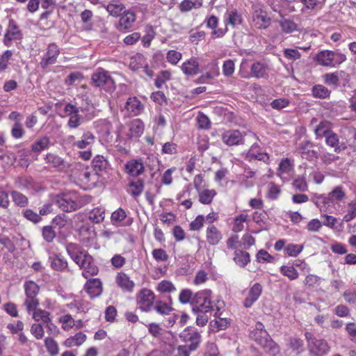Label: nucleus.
Instances as JSON below:
<instances>
[{"mask_svg":"<svg viewBox=\"0 0 356 356\" xmlns=\"http://www.w3.org/2000/svg\"><path fill=\"white\" fill-rule=\"evenodd\" d=\"M105 218V209L103 207H96L89 213V219L94 223L102 222Z\"/></svg>","mask_w":356,"mask_h":356,"instance_id":"de8ad7c7","label":"nucleus"},{"mask_svg":"<svg viewBox=\"0 0 356 356\" xmlns=\"http://www.w3.org/2000/svg\"><path fill=\"white\" fill-rule=\"evenodd\" d=\"M199 63L195 58H191L184 62L181 65L182 72L188 76H193L199 72Z\"/></svg>","mask_w":356,"mask_h":356,"instance_id":"72a5a7b5","label":"nucleus"},{"mask_svg":"<svg viewBox=\"0 0 356 356\" xmlns=\"http://www.w3.org/2000/svg\"><path fill=\"white\" fill-rule=\"evenodd\" d=\"M207 241L211 245L218 244L222 239L221 232L213 225H210L207 229Z\"/></svg>","mask_w":356,"mask_h":356,"instance_id":"2f4dec72","label":"nucleus"},{"mask_svg":"<svg viewBox=\"0 0 356 356\" xmlns=\"http://www.w3.org/2000/svg\"><path fill=\"white\" fill-rule=\"evenodd\" d=\"M111 222L117 227H125L131 224L132 220L128 218L125 211L122 208H118L113 211L111 217Z\"/></svg>","mask_w":356,"mask_h":356,"instance_id":"aec40b11","label":"nucleus"},{"mask_svg":"<svg viewBox=\"0 0 356 356\" xmlns=\"http://www.w3.org/2000/svg\"><path fill=\"white\" fill-rule=\"evenodd\" d=\"M12 200L15 205L19 207H26L29 204L28 197L22 193L13 191L10 193Z\"/></svg>","mask_w":356,"mask_h":356,"instance_id":"49530a36","label":"nucleus"},{"mask_svg":"<svg viewBox=\"0 0 356 356\" xmlns=\"http://www.w3.org/2000/svg\"><path fill=\"white\" fill-rule=\"evenodd\" d=\"M146 63L143 55L138 54L131 58L129 67L133 71L142 68Z\"/></svg>","mask_w":356,"mask_h":356,"instance_id":"3c124183","label":"nucleus"},{"mask_svg":"<svg viewBox=\"0 0 356 356\" xmlns=\"http://www.w3.org/2000/svg\"><path fill=\"white\" fill-rule=\"evenodd\" d=\"M346 56L339 51L321 50L316 54L314 60L320 65L337 67L346 60Z\"/></svg>","mask_w":356,"mask_h":356,"instance_id":"7ed1b4c3","label":"nucleus"},{"mask_svg":"<svg viewBox=\"0 0 356 356\" xmlns=\"http://www.w3.org/2000/svg\"><path fill=\"white\" fill-rule=\"evenodd\" d=\"M198 194L199 201L203 204H209L212 202L213 197L216 195V192L215 190L205 189L203 191H198Z\"/></svg>","mask_w":356,"mask_h":356,"instance_id":"8fccbe9b","label":"nucleus"},{"mask_svg":"<svg viewBox=\"0 0 356 356\" xmlns=\"http://www.w3.org/2000/svg\"><path fill=\"white\" fill-rule=\"evenodd\" d=\"M269 70L270 68L267 63L256 61L250 66V78L267 79Z\"/></svg>","mask_w":356,"mask_h":356,"instance_id":"a211bd4d","label":"nucleus"},{"mask_svg":"<svg viewBox=\"0 0 356 356\" xmlns=\"http://www.w3.org/2000/svg\"><path fill=\"white\" fill-rule=\"evenodd\" d=\"M22 214L25 219L35 224H37L42 220L41 216L30 209H24L22 211Z\"/></svg>","mask_w":356,"mask_h":356,"instance_id":"4d7b16f0","label":"nucleus"},{"mask_svg":"<svg viewBox=\"0 0 356 356\" xmlns=\"http://www.w3.org/2000/svg\"><path fill=\"white\" fill-rule=\"evenodd\" d=\"M90 197L81 196L75 191L63 193L56 197V204L60 209L65 212H72L78 210L89 203Z\"/></svg>","mask_w":356,"mask_h":356,"instance_id":"f03ea898","label":"nucleus"},{"mask_svg":"<svg viewBox=\"0 0 356 356\" xmlns=\"http://www.w3.org/2000/svg\"><path fill=\"white\" fill-rule=\"evenodd\" d=\"M207 26L213 29L211 35L214 38H222L227 31V28L216 29L218 24V18L215 15H211L207 18Z\"/></svg>","mask_w":356,"mask_h":356,"instance_id":"cd10ccee","label":"nucleus"},{"mask_svg":"<svg viewBox=\"0 0 356 356\" xmlns=\"http://www.w3.org/2000/svg\"><path fill=\"white\" fill-rule=\"evenodd\" d=\"M155 300L154 293L148 289H142L137 294L136 301L139 308L143 312H148L153 307Z\"/></svg>","mask_w":356,"mask_h":356,"instance_id":"1a4fd4ad","label":"nucleus"},{"mask_svg":"<svg viewBox=\"0 0 356 356\" xmlns=\"http://www.w3.org/2000/svg\"><path fill=\"white\" fill-rule=\"evenodd\" d=\"M312 201L321 211H326L332 204L328 196L324 194H314L312 197Z\"/></svg>","mask_w":356,"mask_h":356,"instance_id":"473e14b6","label":"nucleus"},{"mask_svg":"<svg viewBox=\"0 0 356 356\" xmlns=\"http://www.w3.org/2000/svg\"><path fill=\"white\" fill-rule=\"evenodd\" d=\"M248 216L241 213L234 218L232 231L234 232H240L244 228V222H247Z\"/></svg>","mask_w":356,"mask_h":356,"instance_id":"864d4df0","label":"nucleus"},{"mask_svg":"<svg viewBox=\"0 0 356 356\" xmlns=\"http://www.w3.org/2000/svg\"><path fill=\"white\" fill-rule=\"evenodd\" d=\"M156 289L161 293H171L176 291L175 285L168 280H163L159 282Z\"/></svg>","mask_w":356,"mask_h":356,"instance_id":"0e129e2a","label":"nucleus"},{"mask_svg":"<svg viewBox=\"0 0 356 356\" xmlns=\"http://www.w3.org/2000/svg\"><path fill=\"white\" fill-rule=\"evenodd\" d=\"M23 288L26 296L24 305L26 310L31 311L35 309V307H38L39 300L37 296L40 291L39 285L33 280H26L24 283Z\"/></svg>","mask_w":356,"mask_h":356,"instance_id":"423d86ee","label":"nucleus"},{"mask_svg":"<svg viewBox=\"0 0 356 356\" xmlns=\"http://www.w3.org/2000/svg\"><path fill=\"white\" fill-rule=\"evenodd\" d=\"M136 19V15L134 10H126L121 15L117 29L119 31L126 33L133 26Z\"/></svg>","mask_w":356,"mask_h":356,"instance_id":"9b49d317","label":"nucleus"},{"mask_svg":"<svg viewBox=\"0 0 356 356\" xmlns=\"http://www.w3.org/2000/svg\"><path fill=\"white\" fill-rule=\"evenodd\" d=\"M261 346L266 353L273 356H275L280 353L279 346L270 338V337L264 341Z\"/></svg>","mask_w":356,"mask_h":356,"instance_id":"c03bdc74","label":"nucleus"},{"mask_svg":"<svg viewBox=\"0 0 356 356\" xmlns=\"http://www.w3.org/2000/svg\"><path fill=\"white\" fill-rule=\"evenodd\" d=\"M51 145L50 138L47 136L38 137L31 145L30 151L36 155L47 149Z\"/></svg>","mask_w":356,"mask_h":356,"instance_id":"393cba45","label":"nucleus"},{"mask_svg":"<svg viewBox=\"0 0 356 356\" xmlns=\"http://www.w3.org/2000/svg\"><path fill=\"white\" fill-rule=\"evenodd\" d=\"M233 259L238 266L243 268L250 261L249 253L241 250H235Z\"/></svg>","mask_w":356,"mask_h":356,"instance_id":"a19ab883","label":"nucleus"},{"mask_svg":"<svg viewBox=\"0 0 356 356\" xmlns=\"http://www.w3.org/2000/svg\"><path fill=\"white\" fill-rule=\"evenodd\" d=\"M312 94L315 98L327 99L330 97L331 91L323 85L316 84L312 87Z\"/></svg>","mask_w":356,"mask_h":356,"instance_id":"79ce46f5","label":"nucleus"},{"mask_svg":"<svg viewBox=\"0 0 356 356\" xmlns=\"http://www.w3.org/2000/svg\"><path fill=\"white\" fill-rule=\"evenodd\" d=\"M95 123L97 132L102 137L107 138L111 134L112 124L107 120H99Z\"/></svg>","mask_w":356,"mask_h":356,"instance_id":"e433bc0d","label":"nucleus"},{"mask_svg":"<svg viewBox=\"0 0 356 356\" xmlns=\"http://www.w3.org/2000/svg\"><path fill=\"white\" fill-rule=\"evenodd\" d=\"M314 144L309 140H305L300 143L298 152L303 159L312 161L318 158V153L314 149Z\"/></svg>","mask_w":356,"mask_h":356,"instance_id":"ddd939ff","label":"nucleus"},{"mask_svg":"<svg viewBox=\"0 0 356 356\" xmlns=\"http://www.w3.org/2000/svg\"><path fill=\"white\" fill-rule=\"evenodd\" d=\"M325 138V144L333 148L334 152L335 153H340L342 150H344L346 148V146L344 143L340 144L339 142V138L338 135L332 131V133H330L329 135H327Z\"/></svg>","mask_w":356,"mask_h":356,"instance_id":"bb28decb","label":"nucleus"},{"mask_svg":"<svg viewBox=\"0 0 356 356\" xmlns=\"http://www.w3.org/2000/svg\"><path fill=\"white\" fill-rule=\"evenodd\" d=\"M224 22L226 26L230 25L234 27L240 25L243 22L242 14L235 8L227 10L225 14Z\"/></svg>","mask_w":356,"mask_h":356,"instance_id":"b1692460","label":"nucleus"},{"mask_svg":"<svg viewBox=\"0 0 356 356\" xmlns=\"http://www.w3.org/2000/svg\"><path fill=\"white\" fill-rule=\"evenodd\" d=\"M144 189V182L141 179H137L135 181H131L129 184V188L128 190L129 193H130L134 197L139 196Z\"/></svg>","mask_w":356,"mask_h":356,"instance_id":"09e8293b","label":"nucleus"},{"mask_svg":"<svg viewBox=\"0 0 356 356\" xmlns=\"http://www.w3.org/2000/svg\"><path fill=\"white\" fill-rule=\"evenodd\" d=\"M115 282L124 292L131 293L134 291L135 283L130 279L128 275L123 272H120L117 274Z\"/></svg>","mask_w":356,"mask_h":356,"instance_id":"5701e85b","label":"nucleus"},{"mask_svg":"<svg viewBox=\"0 0 356 356\" xmlns=\"http://www.w3.org/2000/svg\"><path fill=\"white\" fill-rule=\"evenodd\" d=\"M22 38V33L14 20H10L6 32L3 37V44L10 47L13 40H19Z\"/></svg>","mask_w":356,"mask_h":356,"instance_id":"f8f14e48","label":"nucleus"},{"mask_svg":"<svg viewBox=\"0 0 356 356\" xmlns=\"http://www.w3.org/2000/svg\"><path fill=\"white\" fill-rule=\"evenodd\" d=\"M84 289L91 298L98 297L102 292V283L98 278L88 280Z\"/></svg>","mask_w":356,"mask_h":356,"instance_id":"4be33fe9","label":"nucleus"},{"mask_svg":"<svg viewBox=\"0 0 356 356\" xmlns=\"http://www.w3.org/2000/svg\"><path fill=\"white\" fill-rule=\"evenodd\" d=\"M144 131V124L139 119H135L129 124V131L127 136L129 138H138Z\"/></svg>","mask_w":356,"mask_h":356,"instance_id":"a878e982","label":"nucleus"},{"mask_svg":"<svg viewBox=\"0 0 356 356\" xmlns=\"http://www.w3.org/2000/svg\"><path fill=\"white\" fill-rule=\"evenodd\" d=\"M293 186L297 191L300 192H305L308 190V184L305 176L296 177L293 182Z\"/></svg>","mask_w":356,"mask_h":356,"instance_id":"e2e57ef3","label":"nucleus"},{"mask_svg":"<svg viewBox=\"0 0 356 356\" xmlns=\"http://www.w3.org/2000/svg\"><path fill=\"white\" fill-rule=\"evenodd\" d=\"M170 76L171 74L168 71H161L155 79V86L157 88H161L167 81L170 79Z\"/></svg>","mask_w":356,"mask_h":356,"instance_id":"774afa93","label":"nucleus"},{"mask_svg":"<svg viewBox=\"0 0 356 356\" xmlns=\"http://www.w3.org/2000/svg\"><path fill=\"white\" fill-rule=\"evenodd\" d=\"M93 171H95L99 175L100 172H106L108 168V162L106 159L102 155L95 156L92 161Z\"/></svg>","mask_w":356,"mask_h":356,"instance_id":"f704fd0d","label":"nucleus"},{"mask_svg":"<svg viewBox=\"0 0 356 356\" xmlns=\"http://www.w3.org/2000/svg\"><path fill=\"white\" fill-rule=\"evenodd\" d=\"M44 346L46 347L47 352L51 356H55L58 353V345L54 339L51 337H47L44 339Z\"/></svg>","mask_w":356,"mask_h":356,"instance_id":"6e6d98bb","label":"nucleus"},{"mask_svg":"<svg viewBox=\"0 0 356 356\" xmlns=\"http://www.w3.org/2000/svg\"><path fill=\"white\" fill-rule=\"evenodd\" d=\"M327 196L331 204L339 203L343 201L346 195L345 191L341 186H335L328 194Z\"/></svg>","mask_w":356,"mask_h":356,"instance_id":"4c0bfd02","label":"nucleus"},{"mask_svg":"<svg viewBox=\"0 0 356 356\" xmlns=\"http://www.w3.org/2000/svg\"><path fill=\"white\" fill-rule=\"evenodd\" d=\"M86 120L84 117L79 114V113H76V114L69 117V120L67 122V126L70 129H76L78 128Z\"/></svg>","mask_w":356,"mask_h":356,"instance_id":"13d9d810","label":"nucleus"},{"mask_svg":"<svg viewBox=\"0 0 356 356\" xmlns=\"http://www.w3.org/2000/svg\"><path fill=\"white\" fill-rule=\"evenodd\" d=\"M28 312L33 313L32 317L36 322L41 321L42 323L45 324L47 323H50L51 320L50 318V313L40 308L35 307V309L28 311Z\"/></svg>","mask_w":356,"mask_h":356,"instance_id":"58836bf2","label":"nucleus"},{"mask_svg":"<svg viewBox=\"0 0 356 356\" xmlns=\"http://www.w3.org/2000/svg\"><path fill=\"white\" fill-rule=\"evenodd\" d=\"M203 0H195L192 1L191 0H183L179 6V10L182 13H186L191 10L193 8H200L202 6Z\"/></svg>","mask_w":356,"mask_h":356,"instance_id":"37998d69","label":"nucleus"},{"mask_svg":"<svg viewBox=\"0 0 356 356\" xmlns=\"http://www.w3.org/2000/svg\"><path fill=\"white\" fill-rule=\"evenodd\" d=\"M303 248V245L290 243L285 247L284 250L289 257H295L302 251Z\"/></svg>","mask_w":356,"mask_h":356,"instance_id":"052dcab7","label":"nucleus"},{"mask_svg":"<svg viewBox=\"0 0 356 356\" xmlns=\"http://www.w3.org/2000/svg\"><path fill=\"white\" fill-rule=\"evenodd\" d=\"M154 309L158 314L161 315H168L172 310V308L169 305L162 301H158Z\"/></svg>","mask_w":356,"mask_h":356,"instance_id":"338daca9","label":"nucleus"},{"mask_svg":"<svg viewBox=\"0 0 356 356\" xmlns=\"http://www.w3.org/2000/svg\"><path fill=\"white\" fill-rule=\"evenodd\" d=\"M125 172L130 176L138 177L144 172L145 167L141 159H131L124 165Z\"/></svg>","mask_w":356,"mask_h":356,"instance_id":"6ab92c4d","label":"nucleus"},{"mask_svg":"<svg viewBox=\"0 0 356 356\" xmlns=\"http://www.w3.org/2000/svg\"><path fill=\"white\" fill-rule=\"evenodd\" d=\"M125 108L134 115H138L143 111L144 107L136 97H131L127 100Z\"/></svg>","mask_w":356,"mask_h":356,"instance_id":"c756f323","label":"nucleus"},{"mask_svg":"<svg viewBox=\"0 0 356 356\" xmlns=\"http://www.w3.org/2000/svg\"><path fill=\"white\" fill-rule=\"evenodd\" d=\"M44 161L50 167L60 172H67L70 168V164L56 154H47L44 157Z\"/></svg>","mask_w":356,"mask_h":356,"instance_id":"4468645a","label":"nucleus"},{"mask_svg":"<svg viewBox=\"0 0 356 356\" xmlns=\"http://www.w3.org/2000/svg\"><path fill=\"white\" fill-rule=\"evenodd\" d=\"M356 218V200H352L347 204V212L343 216L342 221L350 222Z\"/></svg>","mask_w":356,"mask_h":356,"instance_id":"603ef678","label":"nucleus"},{"mask_svg":"<svg viewBox=\"0 0 356 356\" xmlns=\"http://www.w3.org/2000/svg\"><path fill=\"white\" fill-rule=\"evenodd\" d=\"M253 22L255 26L260 29H266L270 23V18L268 17L266 11L256 7L253 13Z\"/></svg>","mask_w":356,"mask_h":356,"instance_id":"dca6fc26","label":"nucleus"},{"mask_svg":"<svg viewBox=\"0 0 356 356\" xmlns=\"http://www.w3.org/2000/svg\"><path fill=\"white\" fill-rule=\"evenodd\" d=\"M59 54V47L55 43H50L40 62L41 68L46 70L49 66L55 64Z\"/></svg>","mask_w":356,"mask_h":356,"instance_id":"9d476101","label":"nucleus"},{"mask_svg":"<svg viewBox=\"0 0 356 356\" xmlns=\"http://www.w3.org/2000/svg\"><path fill=\"white\" fill-rule=\"evenodd\" d=\"M110 15L118 17L121 16L125 10V6L123 3H111L104 6Z\"/></svg>","mask_w":356,"mask_h":356,"instance_id":"a18cd8bd","label":"nucleus"},{"mask_svg":"<svg viewBox=\"0 0 356 356\" xmlns=\"http://www.w3.org/2000/svg\"><path fill=\"white\" fill-rule=\"evenodd\" d=\"M92 85L97 88H101L108 92H113L115 89V83L108 71L102 68L98 69L92 74Z\"/></svg>","mask_w":356,"mask_h":356,"instance_id":"39448f33","label":"nucleus"},{"mask_svg":"<svg viewBox=\"0 0 356 356\" xmlns=\"http://www.w3.org/2000/svg\"><path fill=\"white\" fill-rule=\"evenodd\" d=\"M305 337L308 342L310 352L315 356H323L330 350L327 342L325 339H318L309 332L305 333Z\"/></svg>","mask_w":356,"mask_h":356,"instance_id":"0eeeda50","label":"nucleus"},{"mask_svg":"<svg viewBox=\"0 0 356 356\" xmlns=\"http://www.w3.org/2000/svg\"><path fill=\"white\" fill-rule=\"evenodd\" d=\"M280 272L291 280H296L298 277V273L293 266H282L280 268Z\"/></svg>","mask_w":356,"mask_h":356,"instance_id":"680f3d73","label":"nucleus"},{"mask_svg":"<svg viewBox=\"0 0 356 356\" xmlns=\"http://www.w3.org/2000/svg\"><path fill=\"white\" fill-rule=\"evenodd\" d=\"M212 291L210 289H204L197 291L192 302V312L197 313H211L213 310L211 302Z\"/></svg>","mask_w":356,"mask_h":356,"instance_id":"20e7f679","label":"nucleus"},{"mask_svg":"<svg viewBox=\"0 0 356 356\" xmlns=\"http://www.w3.org/2000/svg\"><path fill=\"white\" fill-rule=\"evenodd\" d=\"M30 332L36 339H42L44 336V330L42 323H33Z\"/></svg>","mask_w":356,"mask_h":356,"instance_id":"bf43d9fd","label":"nucleus"},{"mask_svg":"<svg viewBox=\"0 0 356 356\" xmlns=\"http://www.w3.org/2000/svg\"><path fill=\"white\" fill-rule=\"evenodd\" d=\"M65 249L72 260L83 270L82 275L85 278L98 274L99 268L95 264L93 257L81 245L70 243L66 245Z\"/></svg>","mask_w":356,"mask_h":356,"instance_id":"f257e3e1","label":"nucleus"},{"mask_svg":"<svg viewBox=\"0 0 356 356\" xmlns=\"http://www.w3.org/2000/svg\"><path fill=\"white\" fill-rule=\"evenodd\" d=\"M221 139L228 146L243 144L244 135L238 130H227L222 133Z\"/></svg>","mask_w":356,"mask_h":356,"instance_id":"2eb2a0df","label":"nucleus"},{"mask_svg":"<svg viewBox=\"0 0 356 356\" xmlns=\"http://www.w3.org/2000/svg\"><path fill=\"white\" fill-rule=\"evenodd\" d=\"M195 293L189 289H182L179 295V300L181 304L186 305L189 303L192 306L193 299Z\"/></svg>","mask_w":356,"mask_h":356,"instance_id":"5fc2aeb1","label":"nucleus"},{"mask_svg":"<svg viewBox=\"0 0 356 356\" xmlns=\"http://www.w3.org/2000/svg\"><path fill=\"white\" fill-rule=\"evenodd\" d=\"M332 129V126L330 122L327 120L321 121L314 129L316 138L326 137L330 133L333 131Z\"/></svg>","mask_w":356,"mask_h":356,"instance_id":"c9c22d12","label":"nucleus"},{"mask_svg":"<svg viewBox=\"0 0 356 356\" xmlns=\"http://www.w3.org/2000/svg\"><path fill=\"white\" fill-rule=\"evenodd\" d=\"M86 340V335L82 332H78L65 341V346L68 348L79 346Z\"/></svg>","mask_w":356,"mask_h":356,"instance_id":"ea45409f","label":"nucleus"},{"mask_svg":"<svg viewBox=\"0 0 356 356\" xmlns=\"http://www.w3.org/2000/svg\"><path fill=\"white\" fill-rule=\"evenodd\" d=\"M245 159L248 161H252L256 159L266 163L269 160V156L267 153L261 151V148L259 145L254 143L248 149Z\"/></svg>","mask_w":356,"mask_h":356,"instance_id":"f3484780","label":"nucleus"},{"mask_svg":"<svg viewBox=\"0 0 356 356\" xmlns=\"http://www.w3.org/2000/svg\"><path fill=\"white\" fill-rule=\"evenodd\" d=\"M179 337L184 341L185 343H188L186 345L191 350H195L200 342H201V336L197 330L193 327H187L184 330L179 334Z\"/></svg>","mask_w":356,"mask_h":356,"instance_id":"6e6552de","label":"nucleus"},{"mask_svg":"<svg viewBox=\"0 0 356 356\" xmlns=\"http://www.w3.org/2000/svg\"><path fill=\"white\" fill-rule=\"evenodd\" d=\"M49 261L54 270L63 271L68 268L67 261L60 254L49 256Z\"/></svg>","mask_w":356,"mask_h":356,"instance_id":"c85d7f7f","label":"nucleus"},{"mask_svg":"<svg viewBox=\"0 0 356 356\" xmlns=\"http://www.w3.org/2000/svg\"><path fill=\"white\" fill-rule=\"evenodd\" d=\"M263 291L262 286L259 283H255L250 289L247 297L243 300V306L250 308L259 299Z\"/></svg>","mask_w":356,"mask_h":356,"instance_id":"412c9836","label":"nucleus"},{"mask_svg":"<svg viewBox=\"0 0 356 356\" xmlns=\"http://www.w3.org/2000/svg\"><path fill=\"white\" fill-rule=\"evenodd\" d=\"M282 31L285 33H291L297 29L296 24L291 20L284 19L280 22Z\"/></svg>","mask_w":356,"mask_h":356,"instance_id":"69168bd1","label":"nucleus"},{"mask_svg":"<svg viewBox=\"0 0 356 356\" xmlns=\"http://www.w3.org/2000/svg\"><path fill=\"white\" fill-rule=\"evenodd\" d=\"M95 137L90 131H86L83 133L80 140L74 142V147L78 149H86L91 146L95 143Z\"/></svg>","mask_w":356,"mask_h":356,"instance_id":"7c9ffc66","label":"nucleus"}]
</instances>
